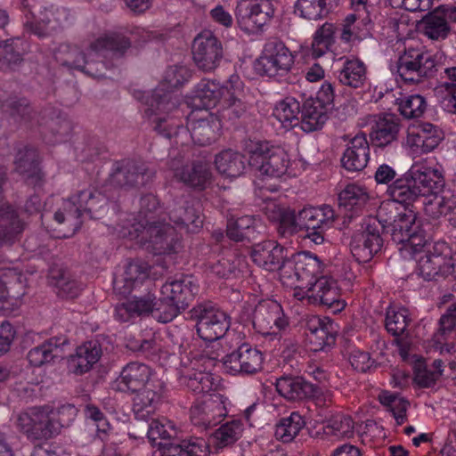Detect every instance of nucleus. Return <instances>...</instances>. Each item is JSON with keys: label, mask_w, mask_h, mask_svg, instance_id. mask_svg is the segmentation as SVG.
Listing matches in <instances>:
<instances>
[{"label": "nucleus", "mask_w": 456, "mask_h": 456, "mask_svg": "<svg viewBox=\"0 0 456 456\" xmlns=\"http://www.w3.org/2000/svg\"><path fill=\"white\" fill-rule=\"evenodd\" d=\"M192 57L200 69L212 71L219 66L224 57L222 44L211 31H202L194 38Z\"/></svg>", "instance_id": "aec40b11"}, {"label": "nucleus", "mask_w": 456, "mask_h": 456, "mask_svg": "<svg viewBox=\"0 0 456 456\" xmlns=\"http://www.w3.org/2000/svg\"><path fill=\"white\" fill-rule=\"evenodd\" d=\"M153 379H158L150 366L142 362H132L123 368L118 379V388L121 391L136 392Z\"/></svg>", "instance_id": "7c9ffc66"}, {"label": "nucleus", "mask_w": 456, "mask_h": 456, "mask_svg": "<svg viewBox=\"0 0 456 456\" xmlns=\"http://www.w3.org/2000/svg\"><path fill=\"white\" fill-rule=\"evenodd\" d=\"M370 159V148L366 136L358 134L352 138L341 158L344 168L350 172L362 170Z\"/></svg>", "instance_id": "f704fd0d"}, {"label": "nucleus", "mask_w": 456, "mask_h": 456, "mask_svg": "<svg viewBox=\"0 0 456 456\" xmlns=\"http://www.w3.org/2000/svg\"><path fill=\"white\" fill-rule=\"evenodd\" d=\"M301 105L293 97H286L276 103L273 116L287 129L294 127L299 122Z\"/></svg>", "instance_id": "6e6d98bb"}, {"label": "nucleus", "mask_w": 456, "mask_h": 456, "mask_svg": "<svg viewBox=\"0 0 456 456\" xmlns=\"http://www.w3.org/2000/svg\"><path fill=\"white\" fill-rule=\"evenodd\" d=\"M335 219V213L330 206L307 207L298 212V224L301 230H314L330 227Z\"/></svg>", "instance_id": "ea45409f"}, {"label": "nucleus", "mask_w": 456, "mask_h": 456, "mask_svg": "<svg viewBox=\"0 0 456 456\" xmlns=\"http://www.w3.org/2000/svg\"><path fill=\"white\" fill-rule=\"evenodd\" d=\"M449 248L444 242H437L433 245V249H428L426 254L418 260V270L425 280H432L437 274L447 275V255Z\"/></svg>", "instance_id": "2f4dec72"}, {"label": "nucleus", "mask_w": 456, "mask_h": 456, "mask_svg": "<svg viewBox=\"0 0 456 456\" xmlns=\"http://www.w3.org/2000/svg\"><path fill=\"white\" fill-rule=\"evenodd\" d=\"M151 176L145 164L128 160L112 172L109 183L114 187L143 185Z\"/></svg>", "instance_id": "cd10ccee"}, {"label": "nucleus", "mask_w": 456, "mask_h": 456, "mask_svg": "<svg viewBox=\"0 0 456 456\" xmlns=\"http://www.w3.org/2000/svg\"><path fill=\"white\" fill-rule=\"evenodd\" d=\"M102 356V347L97 341H87L77 346L70 356L69 365L76 374H83L92 369Z\"/></svg>", "instance_id": "4c0bfd02"}, {"label": "nucleus", "mask_w": 456, "mask_h": 456, "mask_svg": "<svg viewBox=\"0 0 456 456\" xmlns=\"http://www.w3.org/2000/svg\"><path fill=\"white\" fill-rule=\"evenodd\" d=\"M176 113L169 114L167 121L162 122L166 132H158L166 137L188 136L199 145H208L216 141L222 127L220 118L207 110H192L188 117L187 126H183L182 122L176 120Z\"/></svg>", "instance_id": "39448f33"}, {"label": "nucleus", "mask_w": 456, "mask_h": 456, "mask_svg": "<svg viewBox=\"0 0 456 456\" xmlns=\"http://www.w3.org/2000/svg\"><path fill=\"white\" fill-rule=\"evenodd\" d=\"M22 230L23 224L13 208L10 205L3 204L0 207V246L11 243Z\"/></svg>", "instance_id": "864d4df0"}, {"label": "nucleus", "mask_w": 456, "mask_h": 456, "mask_svg": "<svg viewBox=\"0 0 456 456\" xmlns=\"http://www.w3.org/2000/svg\"><path fill=\"white\" fill-rule=\"evenodd\" d=\"M227 397L220 394L209 395L191 408V423L202 429L219 424L228 414Z\"/></svg>", "instance_id": "6ab92c4d"}, {"label": "nucleus", "mask_w": 456, "mask_h": 456, "mask_svg": "<svg viewBox=\"0 0 456 456\" xmlns=\"http://www.w3.org/2000/svg\"><path fill=\"white\" fill-rule=\"evenodd\" d=\"M305 327L311 350L321 351L335 343V323L330 318L311 316L307 318Z\"/></svg>", "instance_id": "a878e982"}, {"label": "nucleus", "mask_w": 456, "mask_h": 456, "mask_svg": "<svg viewBox=\"0 0 456 456\" xmlns=\"http://www.w3.org/2000/svg\"><path fill=\"white\" fill-rule=\"evenodd\" d=\"M243 88V82L240 77L232 75L225 84V94L220 102L221 108L217 116L220 120L234 121L246 113L247 106L240 98Z\"/></svg>", "instance_id": "b1692460"}, {"label": "nucleus", "mask_w": 456, "mask_h": 456, "mask_svg": "<svg viewBox=\"0 0 456 456\" xmlns=\"http://www.w3.org/2000/svg\"><path fill=\"white\" fill-rule=\"evenodd\" d=\"M243 151L248 156V165L260 175L281 177L289 173L290 159L288 152L280 146L268 142L246 140Z\"/></svg>", "instance_id": "6e6552de"}, {"label": "nucleus", "mask_w": 456, "mask_h": 456, "mask_svg": "<svg viewBox=\"0 0 456 456\" xmlns=\"http://www.w3.org/2000/svg\"><path fill=\"white\" fill-rule=\"evenodd\" d=\"M260 220L253 216H243L235 220L231 219L227 225V236L235 241L252 240L258 232Z\"/></svg>", "instance_id": "603ef678"}, {"label": "nucleus", "mask_w": 456, "mask_h": 456, "mask_svg": "<svg viewBox=\"0 0 456 456\" xmlns=\"http://www.w3.org/2000/svg\"><path fill=\"white\" fill-rule=\"evenodd\" d=\"M294 64V56L285 44L279 40L268 41L256 62V69L269 77L287 75Z\"/></svg>", "instance_id": "ddd939ff"}, {"label": "nucleus", "mask_w": 456, "mask_h": 456, "mask_svg": "<svg viewBox=\"0 0 456 456\" xmlns=\"http://www.w3.org/2000/svg\"><path fill=\"white\" fill-rule=\"evenodd\" d=\"M323 431L336 439L347 438L354 433V423L348 416L336 415L323 427Z\"/></svg>", "instance_id": "338daca9"}, {"label": "nucleus", "mask_w": 456, "mask_h": 456, "mask_svg": "<svg viewBox=\"0 0 456 456\" xmlns=\"http://www.w3.org/2000/svg\"><path fill=\"white\" fill-rule=\"evenodd\" d=\"M392 207V203L381 205L377 216H370L364 220L361 230L353 236L350 249L357 262L367 263L381 250L383 246L381 231L386 229V224L388 223L386 212Z\"/></svg>", "instance_id": "0eeeda50"}, {"label": "nucleus", "mask_w": 456, "mask_h": 456, "mask_svg": "<svg viewBox=\"0 0 456 456\" xmlns=\"http://www.w3.org/2000/svg\"><path fill=\"white\" fill-rule=\"evenodd\" d=\"M251 258L258 266L266 271L279 270L286 259L287 250L274 240H265L254 245Z\"/></svg>", "instance_id": "bb28decb"}, {"label": "nucleus", "mask_w": 456, "mask_h": 456, "mask_svg": "<svg viewBox=\"0 0 456 456\" xmlns=\"http://www.w3.org/2000/svg\"><path fill=\"white\" fill-rule=\"evenodd\" d=\"M16 426L30 440L49 439L61 432V424L53 418L49 407L33 408L20 413Z\"/></svg>", "instance_id": "9b49d317"}, {"label": "nucleus", "mask_w": 456, "mask_h": 456, "mask_svg": "<svg viewBox=\"0 0 456 456\" xmlns=\"http://www.w3.org/2000/svg\"><path fill=\"white\" fill-rule=\"evenodd\" d=\"M108 199L100 191L87 189L71 199L64 200L54 214V220L67 226L63 237L72 236L82 225L81 215L86 213L91 218H101L107 211Z\"/></svg>", "instance_id": "20e7f679"}, {"label": "nucleus", "mask_w": 456, "mask_h": 456, "mask_svg": "<svg viewBox=\"0 0 456 456\" xmlns=\"http://www.w3.org/2000/svg\"><path fill=\"white\" fill-rule=\"evenodd\" d=\"M275 385L278 393L291 401L302 400L314 392L313 386L301 377H281Z\"/></svg>", "instance_id": "c03bdc74"}, {"label": "nucleus", "mask_w": 456, "mask_h": 456, "mask_svg": "<svg viewBox=\"0 0 456 456\" xmlns=\"http://www.w3.org/2000/svg\"><path fill=\"white\" fill-rule=\"evenodd\" d=\"M409 171L421 197H428L444 184L442 167L428 159L415 162Z\"/></svg>", "instance_id": "5701e85b"}, {"label": "nucleus", "mask_w": 456, "mask_h": 456, "mask_svg": "<svg viewBox=\"0 0 456 456\" xmlns=\"http://www.w3.org/2000/svg\"><path fill=\"white\" fill-rule=\"evenodd\" d=\"M387 193L391 201H385L381 205L392 203L393 207L387 210L391 214L395 208V203L409 206L421 197L420 191L417 188L409 170L387 187Z\"/></svg>", "instance_id": "72a5a7b5"}, {"label": "nucleus", "mask_w": 456, "mask_h": 456, "mask_svg": "<svg viewBox=\"0 0 456 456\" xmlns=\"http://www.w3.org/2000/svg\"><path fill=\"white\" fill-rule=\"evenodd\" d=\"M165 383L153 379L142 388L136 391L133 400V411L137 419H146L153 414L163 400Z\"/></svg>", "instance_id": "393cba45"}, {"label": "nucleus", "mask_w": 456, "mask_h": 456, "mask_svg": "<svg viewBox=\"0 0 456 456\" xmlns=\"http://www.w3.org/2000/svg\"><path fill=\"white\" fill-rule=\"evenodd\" d=\"M310 304L323 305L330 308L334 313L342 311L346 303L340 299L336 282L325 276L315 280L312 284Z\"/></svg>", "instance_id": "c85d7f7f"}, {"label": "nucleus", "mask_w": 456, "mask_h": 456, "mask_svg": "<svg viewBox=\"0 0 456 456\" xmlns=\"http://www.w3.org/2000/svg\"><path fill=\"white\" fill-rule=\"evenodd\" d=\"M305 421L298 412H292L289 417L283 418L276 425L275 436L284 442H291L305 426Z\"/></svg>", "instance_id": "bf43d9fd"}, {"label": "nucleus", "mask_w": 456, "mask_h": 456, "mask_svg": "<svg viewBox=\"0 0 456 456\" xmlns=\"http://www.w3.org/2000/svg\"><path fill=\"white\" fill-rule=\"evenodd\" d=\"M148 277V264L141 261H131L125 265L121 273L115 275L113 279L114 290L125 296L142 285Z\"/></svg>", "instance_id": "c756f323"}, {"label": "nucleus", "mask_w": 456, "mask_h": 456, "mask_svg": "<svg viewBox=\"0 0 456 456\" xmlns=\"http://www.w3.org/2000/svg\"><path fill=\"white\" fill-rule=\"evenodd\" d=\"M69 13L64 8L53 5L43 7L36 17V24L32 25V31L39 37H45L63 28L68 21Z\"/></svg>", "instance_id": "c9c22d12"}, {"label": "nucleus", "mask_w": 456, "mask_h": 456, "mask_svg": "<svg viewBox=\"0 0 456 456\" xmlns=\"http://www.w3.org/2000/svg\"><path fill=\"white\" fill-rule=\"evenodd\" d=\"M159 200L153 194H147L140 200V210L134 223L122 226L119 234L135 240L155 255L176 252L180 247L175 230L165 220Z\"/></svg>", "instance_id": "f257e3e1"}, {"label": "nucleus", "mask_w": 456, "mask_h": 456, "mask_svg": "<svg viewBox=\"0 0 456 456\" xmlns=\"http://www.w3.org/2000/svg\"><path fill=\"white\" fill-rule=\"evenodd\" d=\"M131 45V41L123 34L118 32L104 33L93 39L85 51L77 47L65 46L67 57L62 64L74 69L80 70L93 77H105L102 69L105 64L100 59L105 57L107 52L123 53Z\"/></svg>", "instance_id": "f03ea898"}, {"label": "nucleus", "mask_w": 456, "mask_h": 456, "mask_svg": "<svg viewBox=\"0 0 456 456\" xmlns=\"http://www.w3.org/2000/svg\"><path fill=\"white\" fill-rule=\"evenodd\" d=\"M169 167L174 177L189 187L204 190L210 184L211 172L207 163L189 164L178 158L172 159Z\"/></svg>", "instance_id": "4be33fe9"}, {"label": "nucleus", "mask_w": 456, "mask_h": 456, "mask_svg": "<svg viewBox=\"0 0 456 456\" xmlns=\"http://www.w3.org/2000/svg\"><path fill=\"white\" fill-rule=\"evenodd\" d=\"M244 425L240 419H232L220 426L211 436L212 443L217 449L233 444L242 436Z\"/></svg>", "instance_id": "4d7b16f0"}, {"label": "nucleus", "mask_w": 456, "mask_h": 456, "mask_svg": "<svg viewBox=\"0 0 456 456\" xmlns=\"http://www.w3.org/2000/svg\"><path fill=\"white\" fill-rule=\"evenodd\" d=\"M197 293L198 285L191 276L182 274L168 279L161 287V299L170 307V320L188 306Z\"/></svg>", "instance_id": "f3484780"}, {"label": "nucleus", "mask_w": 456, "mask_h": 456, "mask_svg": "<svg viewBox=\"0 0 456 456\" xmlns=\"http://www.w3.org/2000/svg\"><path fill=\"white\" fill-rule=\"evenodd\" d=\"M189 77V71L184 67H170L167 69L163 81L146 100L144 118L156 132H166L162 122L172 113H178L179 95L175 88L183 85Z\"/></svg>", "instance_id": "7ed1b4c3"}, {"label": "nucleus", "mask_w": 456, "mask_h": 456, "mask_svg": "<svg viewBox=\"0 0 456 456\" xmlns=\"http://www.w3.org/2000/svg\"><path fill=\"white\" fill-rule=\"evenodd\" d=\"M427 102L423 96L411 94L399 100L398 110L406 118H417L423 115Z\"/></svg>", "instance_id": "774afa93"}, {"label": "nucleus", "mask_w": 456, "mask_h": 456, "mask_svg": "<svg viewBox=\"0 0 456 456\" xmlns=\"http://www.w3.org/2000/svg\"><path fill=\"white\" fill-rule=\"evenodd\" d=\"M399 131L397 118L392 114L379 117L372 126L370 138L376 146L384 147L396 139Z\"/></svg>", "instance_id": "a18cd8bd"}, {"label": "nucleus", "mask_w": 456, "mask_h": 456, "mask_svg": "<svg viewBox=\"0 0 456 456\" xmlns=\"http://www.w3.org/2000/svg\"><path fill=\"white\" fill-rule=\"evenodd\" d=\"M443 139L440 129L431 123L411 125L407 129L403 147L413 158L435 150Z\"/></svg>", "instance_id": "a211bd4d"}, {"label": "nucleus", "mask_w": 456, "mask_h": 456, "mask_svg": "<svg viewBox=\"0 0 456 456\" xmlns=\"http://www.w3.org/2000/svg\"><path fill=\"white\" fill-rule=\"evenodd\" d=\"M338 79L344 86L362 87L367 79L365 64L358 58H346L338 72Z\"/></svg>", "instance_id": "de8ad7c7"}, {"label": "nucleus", "mask_w": 456, "mask_h": 456, "mask_svg": "<svg viewBox=\"0 0 456 456\" xmlns=\"http://www.w3.org/2000/svg\"><path fill=\"white\" fill-rule=\"evenodd\" d=\"M436 66L431 53L418 48H408L398 59L397 72L404 82L418 84L433 76Z\"/></svg>", "instance_id": "f8f14e48"}, {"label": "nucleus", "mask_w": 456, "mask_h": 456, "mask_svg": "<svg viewBox=\"0 0 456 456\" xmlns=\"http://www.w3.org/2000/svg\"><path fill=\"white\" fill-rule=\"evenodd\" d=\"M264 356L260 350L243 343L224 359V366L231 374H254L263 368Z\"/></svg>", "instance_id": "412c9836"}, {"label": "nucleus", "mask_w": 456, "mask_h": 456, "mask_svg": "<svg viewBox=\"0 0 456 456\" xmlns=\"http://www.w3.org/2000/svg\"><path fill=\"white\" fill-rule=\"evenodd\" d=\"M388 223L386 229L391 227L392 240L398 245L401 256L405 259H411L420 253L427 246L428 240L420 228L416 223V215L412 210H405L395 216H387Z\"/></svg>", "instance_id": "423d86ee"}, {"label": "nucleus", "mask_w": 456, "mask_h": 456, "mask_svg": "<svg viewBox=\"0 0 456 456\" xmlns=\"http://www.w3.org/2000/svg\"><path fill=\"white\" fill-rule=\"evenodd\" d=\"M370 200L367 188L358 183L347 184L338 194L339 207L354 214L362 211Z\"/></svg>", "instance_id": "37998d69"}, {"label": "nucleus", "mask_w": 456, "mask_h": 456, "mask_svg": "<svg viewBox=\"0 0 456 456\" xmlns=\"http://www.w3.org/2000/svg\"><path fill=\"white\" fill-rule=\"evenodd\" d=\"M67 343L64 338H52L42 345L36 346L28 353L29 363L36 367L47 364L55 357H58L61 349V346Z\"/></svg>", "instance_id": "09e8293b"}, {"label": "nucleus", "mask_w": 456, "mask_h": 456, "mask_svg": "<svg viewBox=\"0 0 456 456\" xmlns=\"http://www.w3.org/2000/svg\"><path fill=\"white\" fill-rule=\"evenodd\" d=\"M208 446L203 438L183 441L180 444H172L157 450L152 456H208Z\"/></svg>", "instance_id": "8fccbe9b"}, {"label": "nucleus", "mask_w": 456, "mask_h": 456, "mask_svg": "<svg viewBox=\"0 0 456 456\" xmlns=\"http://www.w3.org/2000/svg\"><path fill=\"white\" fill-rule=\"evenodd\" d=\"M322 273L321 260L308 251L293 254L281 266L280 279L285 286L303 282L311 285Z\"/></svg>", "instance_id": "9d476101"}, {"label": "nucleus", "mask_w": 456, "mask_h": 456, "mask_svg": "<svg viewBox=\"0 0 456 456\" xmlns=\"http://www.w3.org/2000/svg\"><path fill=\"white\" fill-rule=\"evenodd\" d=\"M216 363L215 357L203 354H195L192 358L187 354L183 356L178 372L180 384L199 395L215 390L219 379L210 371Z\"/></svg>", "instance_id": "1a4fd4ad"}, {"label": "nucleus", "mask_w": 456, "mask_h": 456, "mask_svg": "<svg viewBox=\"0 0 456 456\" xmlns=\"http://www.w3.org/2000/svg\"><path fill=\"white\" fill-rule=\"evenodd\" d=\"M424 203V210L427 216L437 219L443 216L452 215L456 217V192L445 189L440 193L435 192Z\"/></svg>", "instance_id": "58836bf2"}, {"label": "nucleus", "mask_w": 456, "mask_h": 456, "mask_svg": "<svg viewBox=\"0 0 456 456\" xmlns=\"http://www.w3.org/2000/svg\"><path fill=\"white\" fill-rule=\"evenodd\" d=\"M24 295L23 275L16 267L0 266V304L7 297L19 298ZM0 305V309H2Z\"/></svg>", "instance_id": "79ce46f5"}, {"label": "nucleus", "mask_w": 456, "mask_h": 456, "mask_svg": "<svg viewBox=\"0 0 456 456\" xmlns=\"http://www.w3.org/2000/svg\"><path fill=\"white\" fill-rule=\"evenodd\" d=\"M336 0H297L296 9L300 16L308 20H319L331 10Z\"/></svg>", "instance_id": "13d9d810"}, {"label": "nucleus", "mask_w": 456, "mask_h": 456, "mask_svg": "<svg viewBox=\"0 0 456 456\" xmlns=\"http://www.w3.org/2000/svg\"><path fill=\"white\" fill-rule=\"evenodd\" d=\"M225 94V85L221 86L214 80L203 79L195 87L192 103L198 110H207L220 103Z\"/></svg>", "instance_id": "e433bc0d"}, {"label": "nucleus", "mask_w": 456, "mask_h": 456, "mask_svg": "<svg viewBox=\"0 0 456 456\" xmlns=\"http://www.w3.org/2000/svg\"><path fill=\"white\" fill-rule=\"evenodd\" d=\"M215 163L218 172L228 177H238L246 168L243 156L232 150L220 152L216 155Z\"/></svg>", "instance_id": "5fc2aeb1"}, {"label": "nucleus", "mask_w": 456, "mask_h": 456, "mask_svg": "<svg viewBox=\"0 0 456 456\" xmlns=\"http://www.w3.org/2000/svg\"><path fill=\"white\" fill-rule=\"evenodd\" d=\"M456 328V300L447 308L439 320L438 331L434 335V344L441 354L452 353L453 345L446 343L447 335Z\"/></svg>", "instance_id": "49530a36"}, {"label": "nucleus", "mask_w": 456, "mask_h": 456, "mask_svg": "<svg viewBox=\"0 0 456 456\" xmlns=\"http://www.w3.org/2000/svg\"><path fill=\"white\" fill-rule=\"evenodd\" d=\"M274 11L273 0H237L235 17L242 30L256 33L273 19Z\"/></svg>", "instance_id": "4468645a"}, {"label": "nucleus", "mask_w": 456, "mask_h": 456, "mask_svg": "<svg viewBox=\"0 0 456 456\" xmlns=\"http://www.w3.org/2000/svg\"><path fill=\"white\" fill-rule=\"evenodd\" d=\"M379 400L392 412L397 425L405 422L407 419L406 411L409 406L408 401L387 391L381 392Z\"/></svg>", "instance_id": "e2e57ef3"}, {"label": "nucleus", "mask_w": 456, "mask_h": 456, "mask_svg": "<svg viewBox=\"0 0 456 456\" xmlns=\"http://www.w3.org/2000/svg\"><path fill=\"white\" fill-rule=\"evenodd\" d=\"M254 329L271 340L279 339L281 331L288 326L281 305L273 300L262 301L255 307L252 315Z\"/></svg>", "instance_id": "dca6fc26"}, {"label": "nucleus", "mask_w": 456, "mask_h": 456, "mask_svg": "<svg viewBox=\"0 0 456 456\" xmlns=\"http://www.w3.org/2000/svg\"><path fill=\"white\" fill-rule=\"evenodd\" d=\"M168 216L172 222L180 229L188 232H196L203 224L200 210L194 206V201L189 202L183 199L175 201L169 206Z\"/></svg>", "instance_id": "473e14b6"}, {"label": "nucleus", "mask_w": 456, "mask_h": 456, "mask_svg": "<svg viewBox=\"0 0 456 456\" xmlns=\"http://www.w3.org/2000/svg\"><path fill=\"white\" fill-rule=\"evenodd\" d=\"M327 108L322 102L307 100L301 109V128L313 132L322 127L327 120Z\"/></svg>", "instance_id": "3c124183"}, {"label": "nucleus", "mask_w": 456, "mask_h": 456, "mask_svg": "<svg viewBox=\"0 0 456 456\" xmlns=\"http://www.w3.org/2000/svg\"><path fill=\"white\" fill-rule=\"evenodd\" d=\"M335 28L331 23H324L314 35L311 47L314 58H320L326 54L334 44Z\"/></svg>", "instance_id": "052dcab7"}, {"label": "nucleus", "mask_w": 456, "mask_h": 456, "mask_svg": "<svg viewBox=\"0 0 456 456\" xmlns=\"http://www.w3.org/2000/svg\"><path fill=\"white\" fill-rule=\"evenodd\" d=\"M411 322L409 312L405 308H389L386 316V329L393 336L404 333Z\"/></svg>", "instance_id": "69168bd1"}, {"label": "nucleus", "mask_w": 456, "mask_h": 456, "mask_svg": "<svg viewBox=\"0 0 456 456\" xmlns=\"http://www.w3.org/2000/svg\"><path fill=\"white\" fill-rule=\"evenodd\" d=\"M442 373L443 362L440 360L434 361L429 367L419 362L415 368L414 380L421 387H430L436 384Z\"/></svg>", "instance_id": "0e129e2a"}, {"label": "nucleus", "mask_w": 456, "mask_h": 456, "mask_svg": "<svg viewBox=\"0 0 456 456\" xmlns=\"http://www.w3.org/2000/svg\"><path fill=\"white\" fill-rule=\"evenodd\" d=\"M193 316L197 321V332L205 341L213 342L222 338L230 327L226 313L211 304L194 307Z\"/></svg>", "instance_id": "2eb2a0df"}, {"label": "nucleus", "mask_w": 456, "mask_h": 456, "mask_svg": "<svg viewBox=\"0 0 456 456\" xmlns=\"http://www.w3.org/2000/svg\"><path fill=\"white\" fill-rule=\"evenodd\" d=\"M423 33L432 40L444 39L449 33V25L440 12L427 15L422 20Z\"/></svg>", "instance_id": "680f3d73"}, {"label": "nucleus", "mask_w": 456, "mask_h": 456, "mask_svg": "<svg viewBox=\"0 0 456 456\" xmlns=\"http://www.w3.org/2000/svg\"><path fill=\"white\" fill-rule=\"evenodd\" d=\"M15 169L18 173L35 186L40 185L43 175L38 167L37 154L35 150L23 147L20 149L15 156Z\"/></svg>", "instance_id": "a19ab883"}]
</instances>
